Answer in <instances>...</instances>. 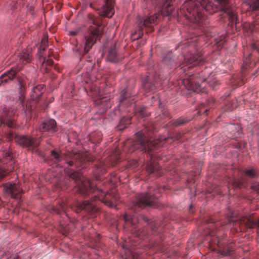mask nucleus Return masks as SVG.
I'll return each instance as SVG.
<instances>
[{"label": "nucleus", "instance_id": "f257e3e1", "mask_svg": "<svg viewBox=\"0 0 259 259\" xmlns=\"http://www.w3.org/2000/svg\"><path fill=\"white\" fill-rule=\"evenodd\" d=\"M68 175L76 183L78 193L84 196L89 195L91 193L94 194L91 200H86L81 203L78 201L75 203V211L76 213L81 210H84L92 214L97 212L98 208L96 206L95 201L97 200L111 207L116 206L115 203L119 199V194L116 189H113L109 191L105 192L103 189L95 187L89 180H86L79 172L73 170H71Z\"/></svg>", "mask_w": 259, "mask_h": 259}, {"label": "nucleus", "instance_id": "f03ea898", "mask_svg": "<svg viewBox=\"0 0 259 259\" xmlns=\"http://www.w3.org/2000/svg\"><path fill=\"white\" fill-rule=\"evenodd\" d=\"M154 143L148 139L143 132L140 131L135 134V139L128 140L125 144L128 148V152H133L138 149L141 151L150 152L152 150Z\"/></svg>", "mask_w": 259, "mask_h": 259}, {"label": "nucleus", "instance_id": "7ed1b4c3", "mask_svg": "<svg viewBox=\"0 0 259 259\" xmlns=\"http://www.w3.org/2000/svg\"><path fill=\"white\" fill-rule=\"evenodd\" d=\"M156 193L151 194L149 192L137 194L130 206V208L134 211H137L139 208L143 209L146 206L157 208L159 207V203L158 196H155Z\"/></svg>", "mask_w": 259, "mask_h": 259}, {"label": "nucleus", "instance_id": "20e7f679", "mask_svg": "<svg viewBox=\"0 0 259 259\" xmlns=\"http://www.w3.org/2000/svg\"><path fill=\"white\" fill-rule=\"evenodd\" d=\"M215 226V225L212 223L208 225V226L206 227V228L208 229V230L204 232V235L206 236V241L208 242H212V243L217 244L220 247V252L222 255L225 256L231 255V252L233 251V248L231 245L227 243L224 237L219 236L217 235L214 231L210 229V227H213Z\"/></svg>", "mask_w": 259, "mask_h": 259}, {"label": "nucleus", "instance_id": "39448f33", "mask_svg": "<svg viewBox=\"0 0 259 259\" xmlns=\"http://www.w3.org/2000/svg\"><path fill=\"white\" fill-rule=\"evenodd\" d=\"M15 161L12 152H4L3 157L0 159V181L14 168Z\"/></svg>", "mask_w": 259, "mask_h": 259}, {"label": "nucleus", "instance_id": "423d86ee", "mask_svg": "<svg viewBox=\"0 0 259 259\" xmlns=\"http://www.w3.org/2000/svg\"><path fill=\"white\" fill-rule=\"evenodd\" d=\"M43 136L36 138L33 136L16 135L15 142L17 144L33 151L36 148L42 140Z\"/></svg>", "mask_w": 259, "mask_h": 259}, {"label": "nucleus", "instance_id": "0eeeda50", "mask_svg": "<svg viewBox=\"0 0 259 259\" xmlns=\"http://www.w3.org/2000/svg\"><path fill=\"white\" fill-rule=\"evenodd\" d=\"M124 219L126 222H130L133 225H135L139 223L140 221L143 220L145 222H147L148 224L149 225L151 231L153 235H155L158 233L157 223L154 221L149 222V219L143 215H138L136 213L132 215L125 214Z\"/></svg>", "mask_w": 259, "mask_h": 259}, {"label": "nucleus", "instance_id": "6e6552de", "mask_svg": "<svg viewBox=\"0 0 259 259\" xmlns=\"http://www.w3.org/2000/svg\"><path fill=\"white\" fill-rule=\"evenodd\" d=\"M93 23L96 25L97 27L89 35L85 36L84 38L85 41L84 44V52L85 53H87L92 48L96 40L99 39V36L101 35L103 32V28L101 26L96 24L94 20H93Z\"/></svg>", "mask_w": 259, "mask_h": 259}, {"label": "nucleus", "instance_id": "1a4fd4ad", "mask_svg": "<svg viewBox=\"0 0 259 259\" xmlns=\"http://www.w3.org/2000/svg\"><path fill=\"white\" fill-rule=\"evenodd\" d=\"M184 57L186 65L189 68L202 64L204 61V57L199 52H189Z\"/></svg>", "mask_w": 259, "mask_h": 259}, {"label": "nucleus", "instance_id": "9d476101", "mask_svg": "<svg viewBox=\"0 0 259 259\" xmlns=\"http://www.w3.org/2000/svg\"><path fill=\"white\" fill-rule=\"evenodd\" d=\"M155 18L154 17H147L145 19H142L138 23L139 30L137 32L132 33V37L134 39H138L141 38L143 34V26L146 27H151L153 24L154 23Z\"/></svg>", "mask_w": 259, "mask_h": 259}, {"label": "nucleus", "instance_id": "9b49d317", "mask_svg": "<svg viewBox=\"0 0 259 259\" xmlns=\"http://www.w3.org/2000/svg\"><path fill=\"white\" fill-rule=\"evenodd\" d=\"M3 190L10 195L11 198L17 199H20L22 190L20 188L18 184L11 183L5 184L4 185Z\"/></svg>", "mask_w": 259, "mask_h": 259}, {"label": "nucleus", "instance_id": "f8f14e48", "mask_svg": "<svg viewBox=\"0 0 259 259\" xmlns=\"http://www.w3.org/2000/svg\"><path fill=\"white\" fill-rule=\"evenodd\" d=\"M39 131L40 132H48L50 136L57 131L56 122L54 119H49L44 120L39 126Z\"/></svg>", "mask_w": 259, "mask_h": 259}, {"label": "nucleus", "instance_id": "ddd939ff", "mask_svg": "<svg viewBox=\"0 0 259 259\" xmlns=\"http://www.w3.org/2000/svg\"><path fill=\"white\" fill-rule=\"evenodd\" d=\"M182 83L188 90L196 93L204 92L199 84L194 81L192 78H185L182 80Z\"/></svg>", "mask_w": 259, "mask_h": 259}, {"label": "nucleus", "instance_id": "4468645a", "mask_svg": "<svg viewBox=\"0 0 259 259\" xmlns=\"http://www.w3.org/2000/svg\"><path fill=\"white\" fill-rule=\"evenodd\" d=\"M32 49L31 48L26 50H23L17 56V60L20 64L25 65L31 62L32 56L31 54Z\"/></svg>", "mask_w": 259, "mask_h": 259}, {"label": "nucleus", "instance_id": "2eb2a0df", "mask_svg": "<svg viewBox=\"0 0 259 259\" xmlns=\"http://www.w3.org/2000/svg\"><path fill=\"white\" fill-rule=\"evenodd\" d=\"M211 74V72L209 68L206 67L204 70L198 74L197 77L202 81H206L210 87L213 88L218 84V82L217 81H213L212 82H210L209 76Z\"/></svg>", "mask_w": 259, "mask_h": 259}, {"label": "nucleus", "instance_id": "dca6fc26", "mask_svg": "<svg viewBox=\"0 0 259 259\" xmlns=\"http://www.w3.org/2000/svg\"><path fill=\"white\" fill-rule=\"evenodd\" d=\"M18 71L17 68H11L2 74L0 76V86L12 80L16 76Z\"/></svg>", "mask_w": 259, "mask_h": 259}, {"label": "nucleus", "instance_id": "f3484780", "mask_svg": "<svg viewBox=\"0 0 259 259\" xmlns=\"http://www.w3.org/2000/svg\"><path fill=\"white\" fill-rule=\"evenodd\" d=\"M44 92L45 89L42 84H38L33 87L30 93L31 99L37 102L39 100Z\"/></svg>", "mask_w": 259, "mask_h": 259}, {"label": "nucleus", "instance_id": "a211bd4d", "mask_svg": "<svg viewBox=\"0 0 259 259\" xmlns=\"http://www.w3.org/2000/svg\"><path fill=\"white\" fill-rule=\"evenodd\" d=\"M134 103V98L131 96L126 92L121 95L118 106L120 107H128L131 106Z\"/></svg>", "mask_w": 259, "mask_h": 259}, {"label": "nucleus", "instance_id": "6ab92c4d", "mask_svg": "<svg viewBox=\"0 0 259 259\" xmlns=\"http://www.w3.org/2000/svg\"><path fill=\"white\" fill-rule=\"evenodd\" d=\"M146 168L149 174H154L157 177H160L162 175L161 167L158 164L150 162L147 164Z\"/></svg>", "mask_w": 259, "mask_h": 259}, {"label": "nucleus", "instance_id": "aec40b11", "mask_svg": "<svg viewBox=\"0 0 259 259\" xmlns=\"http://www.w3.org/2000/svg\"><path fill=\"white\" fill-rule=\"evenodd\" d=\"M172 1V0H165L161 5V9L163 15L169 16L172 14L174 9Z\"/></svg>", "mask_w": 259, "mask_h": 259}, {"label": "nucleus", "instance_id": "412c9836", "mask_svg": "<svg viewBox=\"0 0 259 259\" xmlns=\"http://www.w3.org/2000/svg\"><path fill=\"white\" fill-rule=\"evenodd\" d=\"M228 133L227 136L231 139L236 138L240 136L239 127L234 124H231L227 127Z\"/></svg>", "mask_w": 259, "mask_h": 259}, {"label": "nucleus", "instance_id": "4be33fe9", "mask_svg": "<svg viewBox=\"0 0 259 259\" xmlns=\"http://www.w3.org/2000/svg\"><path fill=\"white\" fill-rule=\"evenodd\" d=\"M15 114L14 110H9L6 113V117L4 119H1V122L2 123L6 124L9 127H12L14 125V118H12V116Z\"/></svg>", "mask_w": 259, "mask_h": 259}, {"label": "nucleus", "instance_id": "5701e85b", "mask_svg": "<svg viewBox=\"0 0 259 259\" xmlns=\"http://www.w3.org/2000/svg\"><path fill=\"white\" fill-rule=\"evenodd\" d=\"M123 57L120 56L117 53L116 50L115 48H111L108 52V59L109 61L113 63H116L120 60L122 59Z\"/></svg>", "mask_w": 259, "mask_h": 259}, {"label": "nucleus", "instance_id": "b1692460", "mask_svg": "<svg viewBox=\"0 0 259 259\" xmlns=\"http://www.w3.org/2000/svg\"><path fill=\"white\" fill-rule=\"evenodd\" d=\"M67 163L70 166L74 165L76 167L83 168L82 166L83 160L79 154H76L71 160L68 161Z\"/></svg>", "mask_w": 259, "mask_h": 259}, {"label": "nucleus", "instance_id": "393cba45", "mask_svg": "<svg viewBox=\"0 0 259 259\" xmlns=\"http://www.w3.org/2000/svg\"><path fill=\"white\" fill-rule=\"evenodd\" d=\"M131 117L129 116L122 117L117 125L119 130H123L131 124Z\"/></svg>", "mask_w": 259, "mask_h": 259}, {"label": "nucleus", "instance_id": "a878e982", "mask_svg": "<svg viewBox=\"0 0 259 259\" xmlns=\"http://www.w3.org/2000/svg\"><path fill=\"white\" fill-rule=\"evenodd\" d=\"M156 84L157 82L155 81V83L146 81L143 83V85L145 90L146 91L154 93L156 90Z\"/></svg>", "mask_w": 259, "mask_h": 259}, {"label": "nucleus", "instance_id": "bb28decb", "mask_svg": "<svg viewBox=\"0 0 259 259\" xmlns=\"http://www.w3.org/2000/svg\"><path fill=\"white\" fill-rule=\"evenodd\" d=\"M18 84L19 88V94L22 97L25 89L26 82L23 77H20L18 79Z\"/></svg>", "mask_w": 259, "mask_h": 259}, {"label": "nucleus", "instance_id": "cd10ccee", "mask_svg": "<svg viewBox=\"0 0 259 259\" xmlns=\"http://www.w3.org/2000/svg\"><path fill=\"white\" fill-rule=\"evenodd\" d=\"M245 2L252 11L259 10V0H245Z\"/></svg>", "mask_w": 259, "mask_h": 259}, {"label": "nucleus", "instance_id": "c85d7f7f", "mask_svg": "<svg viewBox=\"0 0 259 259\" xmlns=\"http://www.w3.org/2000/svg\"><path fill=\"white\" fill-rule=\"evenodd\" d=\"M245 176L249 178H255L257 176V172L253 168L245 169L243 170Z\"/></svg>", "mask_w": 259, "mask_h": 259}, {"label": "nucleus", "instance_id": "c756f323", "mask_svg": "<svg viewBox=\"0 0 259 259\" xmlns=\"http://www.w3.org/2000/svg\"><path fill=\"white\" fill-rule=\"evenodd\" d=\"M17 102L18 104V110L21 111L22 113L26 114L27 111V105H25L24 99L22 98H20L19 97V98Z\"/></svg>", "mask_w": 259, "mask_h": 259}, {"label": "nucleus", "instance_id": "7c9ffc66", "mask_svg": "<svg viewBox=\"0 0 259 259\" xmlns=\"http://www.w3.org/2000/svg\"><path fill=\"white\" fill-rule=\"evenodd\" d=\"M47 47L48 39L46 37H44L41 39L40 45L38 49V53L39 54V55L40 56H41L42 55L41 54V51H44Z\"/></svg>", "mask_w": 259, "mask_h": 259}, {"label": "nucleus", "instance_id": "2f4dec72", "mask_svg": "<svg viewBox=\"0 0 259 259\" xmlns=\"http://www.w3.org/2000/svg\"><path fill=\"white\" fill-rule=\"evenodd\" d=\"M66 204L64 202H62L60 204L59 207L55 209V211L57 214L66 213Z\"/></svg>", "mask_w": 259, "mask_h": 259}, {"label": "nucleus", "instance_id": "473e14b6", "mask_svg": "<svg viewBox=\"0 0 259 259\" xmlns=\"http://www.w3.org/2000/svg\"><path fill=\"white\" fill-rule=\"evenodd\" d=\"M188 121L187 119L180 118L175 120L172 121L171 124L175 126L182 125Z\"/></svg>", "mask_w": 259, "mask_h": 259}, {"label": "nucleus", "instance_id": "72a5a7b5", "mask_svg": "<svg viewBox=\"0 0 259 259\" xmlns=\"http://www.w3.org/2000/svg\"><path fill=\"white\" fill-rule=\"evenodd\" d=\"M134 234L138 237H144L147 236L148 234L143 230H135L134 231Z\"/></svg>", "mask_w": 259, "mask_h": 259}, {"label": "nucleus", "instance_id": "f704fd0d", "mask_svg": "<svg viewBox=\"0 0 259 259\" xmlns=\"http://www.w3.org/2000/svg\"><path fill=\"white\" fill-rule=\"evenodd\" d=\"M251 189L254 192H256L257 194H259V182H254L252 183L250 186Z\"/></svg>", "mask_w": 259, "mask_h": 259}, {"label": "nucleus", "instance_id": "c9c22d12", "mask_svg": "<svg viewBox=\"0 0 259 259\" xmlns=\"http://www.w3.org/2000/svg\"><path fill=\"white\" fill-rule=\"evenodd\" d=\"M51 155L53 156L54 158L57 161H60L61 160V157L60 154L56 152L55 150H53L51 151Z\"/></svg>", "mask_w": 259, "mask_h": 259}, {"label": "nucleus", "instance_id": "e433bc0d", "mask_svg": "<svg viewBox=\"0 0 259 259\" xmlns=\"http://www.w3.org/2000/svg\"><path fill=\"white\" fill-rule=\"evenodd\" d=\"M213 39L215 44H218L219 42H221V44H223V43L225 41L224 40L225 39V36L223 35L220 36L215 37Z\"/></svg>", "mask_w": 259, "mask_h": 259}, {"label": "nucleus", "instance_id": "4c0bfd02", "mask_svg": "<svg viewBox=\"0 0 259 259\" xmlns=\"http://www.w3.org/2000/svg\"><path fill=\"white\" fill-rule=\"evenodd\" d=\"M233 183L234 185L238 188H241L243 185V181L242 180H234Z\"/></svg>", "mask_w": 259, "mask_h": 259}, {"label": "nucleus", "instance_id": "58836bf2", "mask_svg": "<svg viewBox=\"0 0 259 259\" xmlns=\"http://www.w3.org/2000/svg\"><path fill=\"white\" fill-rule=\"evenodd\" d=\"M53 64V61L51 59H46L44 58L42 66V67H46L47 65H52Z\"/></svg>", "mask_w": 259, "mask_h": 259}, {"label": "nucleus", "instance_id": "ea45409f", "mask_svg": "<svg viewBox=\"0 0 259 259\" xmlns=\"http://www.w3.org/2000/svg\"><path fill=\"white\" fill-rule=\"evenodd\" d=\"M225 11L226 13H227L228 14L230 15L231 18L232 19H234L236 18L235 14L229 8H226V10H225Z\"/></svg>", "mask_w": 259, "mask_h": 259}, {"label": "nucleus", "instance_id": "a19ab883", "mask_svg": "<svg viewBox=\"0 0 259 259\" xmlns=\"http://www.w3.org/2000/svg\"><path fill=\"white\" fill-rule=\"evenodd\" d=\"M79 32V30L78 29H75L73 30H70L68 32V34L70 36H74L76 35Z\"/></svg>", "mask_w": 259, "mask_h": 259}, {"label": "nucleus", "instance_id": "79ce46f5", "mask_svg": "<svg viewBox=\"0 0 259 259\" xmlns=\"http://www.w3.org/2000/svg\"><path fill=\"white\" fill-rule=\"evenodd\" d=\"M163 62L165 64H167V62H168L167 58L166 57H164L163 59Z\"/></svg>", "mask_w": 259, "mask_h": 259}, {"label": "nucleus", "instance_id": "37998d69", "mask_svg": "<svg viewBox=\"0 0 259 259\" xmlns=\"http://www.w3.org/2000/svg\"><path fill=\"white\" fill-rule=\"evenodd\" d=\"M143 109L141 110L140 111V114L142 116V117H144L145 116V114L143 112Z\"/></svg>", "mask_w": 259, "mask_h": 259}, {"label": "nucleus", "instance_id": "c03bdc74", "mask_svg": "<svg viewBox=\"0 0 259 259\" xmlns=\"http://www.w3.org/2000/svg\"><path fill=\"white\" fill-rule=\"evenodd\" d=\"M153 246L155 247V246H156V243H154V244L153 245Z\"/></svg>", "mask_w": 259, "mask_h": 259}, {"label": "nucleus", "instance_id": "a18cd8bd", "mask_svg": "<svg viewBox=\"0 0 259 259\" xmlns=\"http://www.w3.org/2000/svg\"><path fill=\"white\" fill-rule=\"evenodd\" d=\"M135 164L137 165V161H135Z\"/></svg>", "mask_w": 259, "mask_h": 259}, {"label": "nucleus", "instance_id": "49530a36", "mask_svg": "<svg viewBox=\"0 0 259 259\" xmlns=\"http://www.w3.org/2000/svg\"><path fill=\"white\" fill-rule=\"evenodd\" d=\"M134 255H132V258H134Z\"/></svg>", "mask_w": 259, "mask_h": 259}, {"label": "nucleus", "instance_id": "de8ad7c7", "mask_svg": "<svg viewBox=\"0 0 259 259\" xmlns=\"http://www.w3.org/2000/svg\"><path fill=\"white\" fill-rule=\"evenodd\" d=\"M207 111V110H205L204 111V112H206Z\"/></svg>", "mask_w": 259, "mask_h": 259}, {"label": "nucleus", "instance_id": "09e8293b", "mask_svg": "<svg viewBox=\"0 0 259 259\" xmlns=\"http://www.w3.org/2000/svg\"><path fill=\"white\" fill-rule=\"evenodd\" d=\"M1 204V200H0V204Z\"/></svg>", "mask_w": 259, "mask_h": 259}]
</instances>
